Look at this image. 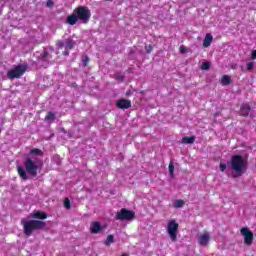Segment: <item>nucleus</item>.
I'll return each mask as SVG.
<instances>
[{"instance_id": "nucleus-1", "label": "nucleus", "mask_w": 256, "mask_h": 256, "mask_svg": "<svg viewBox=\"0 0 256 256\" xmlns=\"http://www.w3.org/2000/svg\"><path fill=\"white\" fill-rule=\"evenodd\" d=\"M91 19V10L87 6H78L74 9L73 14L69 15L66 19L68 25H76L78 21L89 23Z\"/></svg>"}, {"instance_id": "nucleus-2", "label": "nucleus", "mask_w": 256, "mask_h": 256, "mask_svg": "<svg viewBox=\"0 0 256 256\" xmlns=\"http://www.w3.org/2000/svg\"><path fill=\"white\" fill-rule=\"evenodd\" d=\"M24 167L25 168H23V166L17 167L18 175L23 181H27V179H29L27 173L28 175H31V177H37V171H39V166L37 165V163H35V161H33V159L26 158L24 162Z\"/></svg>"}, {"instance_id": "nucleus-3", "label": "nucleus", "mask_w": 256, "mask_h": 256, "mask_svg": "<svg viewBox=\"0 0 256 256\" xmlns=\"http://www.w3.org/2000/svg\"><path fill=\"white\" fill-rule=\"evenodd\" d=\"M21 225L23 226L24 235H26V237H31L33 231H41V229H45L47 223L41 220H27L23 218L21 220Z\"/></svg>"}, {"instance_id": "nucleus-4", "label": "nucleus", "mask_w": 256, "mask_h": 256, "mask_svg": "<svg viewBox=\"0 0 256 256\" xmlns=\"http://www.w3.org/2000/svg\"><path fill=\"white\" fill-rule=\"evenodd\" d=\"M231 169L235 171L238 175L241 173H245L247 171V167L249 162L247 159L243 158L241 155H233L230 160Z\"/></svg>"}, {"instance_id": "nucleus-5", "label": "nucleus", "mask_w": 256, "mask_h": 256, "mask_svg": "<svg viewBox=\"0 0 256 256\" xmlns=\"http://www.w3.org/2000/svg\"><path fill=\"white\" fill-rule=\"evenodd\" d=\"M27 68V63L15 66L13 69L7 72L8 79H21V77L27 73Z\"/></svg>"}, {"instance_id": "nucleus-6", "label": "nucleus", "mask_w": 256, "mask_h": 256, "mask_svg": "<svg viewBox=\"0 0 256 256\" xmlns=\"http://www.w3.org/2000/svg\"><path fill=\"white\" fill-rule=\"evenodd\" d=\"M56 47L58 50L65 49L62 52V55L67 57L69 56V51L75 47V40H73V38H68L65 40V42H63V40H57Z\"/></svg>"}, {"instance_id": "nucleus-7", "label": "nucleus", "mask_w": 256, "mask_h": 256, "mask_svg": "<svg viewBox=\"0 0 256 256\" xmlns=\"http://www.w3.org/2000/svg\"><path fill=\"white\" fill-rule=\"evenodd\" d=\"M167 231L172 243H176L177 234L179 233V223H177L176 219H172L168 222Z\"/></svg>"}, {"instance_id": "nucleus-8", "label": "nucleus", "mask_w": 256, "mask_h": 256, "mask_svg": "<svg viewBox=\"0 0 256 256\" xmlns=\"http://www.w3.org/2000/svg\"><path fill=\"white\" fill-rule=\"evenodd\" d=\"M135 219V211L122 208L115 215L116 221H133Z\"/></svg>"}, {"instance_id": "nucleus-9", "label": "nucleus", "mask_w": 256, "mask_h": 256, "mask_svg": "<svg viewBox=\"0 0 256 256\" xmlns=\"http://www.w3.org/2000/svg\"><path fill=\"white\" fill-rule=\"evenodd\" d=\"M240 233L244 237V243L247 245V247H251L253 245V240L255 239L253 231L247 227H243L240 229Z\"/></svg>"}, {"instance_id": "nucleus-10", "label": "nucleus", "mask_w": 256, "mask_h": 256, "mask_svg": "<svg viewBox=\"0 0 256 256\" xmlns=\"http://www.w3.org/2000/svg\"><path fill=\"white\" fill-rule=\"evenodd\" d=\"M211 239V235L209 232H204L203 234H200L198 238V243L201 247H205L209 244V240Z\"/></svg>"}, {"instance_id": "nucleus-11", "label": "nucleus", "mask_w": 256, "mask_h": 256, "mask_svg": "<svg viewBox=\"0 0 256 256\" xmlns=\"http://www.w3.org/2000/svg\"><path fill=\"white\" fill-rule=\"evenodd\" d=\"M116 107L118 109H122V110L131 109V100H129V99H119L116 102Z\"/></svg>"}, {"instance_id": "nucleus-12", "label": "nucleus", "mask_w": 256, "mask_h": 256, "mask_svg": "<svg viewBox=\"0 0 256 256\" xmlns=\"http://www.w3.org/2000/svg\"><path fill=\"white\" fill-rule=\"evenodd\" d=\"M100 231H103V226H101V222H92L90 225V233H92V235H97V233H99Z\"/></svg>"}, {"instance_id": "nucleus-13", "label": "nucleus", "mask_w": 256, "mask_h": 256, "mask_svg": "<svg viewBox=\"0 0 256 256\" xmlns=\"http://www.w3.org/2000/svg\"><path fill=\"white\" fill-rule=\"evenodd\" d=\"M249 113H251V106L248 103H244L240 107V115L242 117H248Z\"/></svg>"}, {"instance_id": "nucleus-14", "label": "nucleus", "mask_w": 256, "mask_h": 256, "mask_svg": "<svg viewBox=\"0 0 256 256\" xmlns=\"http://www.w3.org/2000/svg\"><path fill=\"white\" fill-rule=\"evenodd\" d=\"M211 43H213V35L211 33H207L203 40V47H211Z\"/></svg>"}, {"instance_id": "nucleus-15", "label": "nucleus", "mask_w": 256, "mask_h": 256, "mask_svg": "<svg viewBox=\"0 0 256 256\" xmlns=\"http://www.w3.org/2000/svg\"><path fill=\"white\" fill-rule=\"evenodd\" d=\"M32 219H41V220L47 219V213L43 211H37L32 214Z\"/></svg>"}, {"instance_id": "nucleus-16", "label": "nucleus", "mask_w": 256, "mask_h": 256, "mask_svg": "<svg viewBox=\"0 0 256 256\" xmlns=\"http://www.w3.org/2000/svg\"><path fill=\"white\" fill-rule=\"evenodd\" d=\"M182 143L184 145H193L195 143V136H185L182 138Z\"/></svg>"}, {"instance_id": "nucleus-17", "label": "nucleus", "mask_w": 256, "mask_h": 256, "mask_svg": "<svg viewBox=\"0 0 256 256\" xmlns=\"http://www.w3.org/2000/svg\"><path fill=\"white\" fill-rule=\"evenodd\" d=\"M231 84V77L229 75H224L221 79V85L227 86Z\"/></svg>"}, {"instance_id": "nucleus-18", "label": "nucleus", "mask_w": 256, "mask_h": 256, "mask_svg": "<svg viewBox=\"0 0 256 256\" xmlns=\"http://www.w3.org/2000/svg\"><path fill=\"white\" fill-rule=\"evenodd\" d=\"M30 155H38L39 157H43V151L39 148H33L30 150Z\"/></svg>"}, {"instance_id": "nucleus-19", "label": "nucleus", "mask_w": 256, "mask_h": 256, "mask_svg": "<svg viewBox=\"0 0 256 256\" xmlns=\"http://www.w3.org/2000/svg\"><path fill=\"white\" fill-rule=\"evenodd\" d=\"M174 207L175 209H181V207H184L185 206V201L184 200H181V199H178L174 202Z\"/></svg>"}, {"instance_id": "nucleus-20", "label": "nucleus", "mask_w": 256, "mask_h": 256, "mask_svg": "<svg viewBox=\"0 0 256 256\" xmlns=\"http://www.w3.org/2000/svg\"><path fill=\"white\" fill-rule=\"evenodd\" d=\"M168 169H169L170 177H172L173 179V177H175V165H173L172 162H170Z\"/></svg>"}, {"instance_id": "nucleus-21", "label": "nucleus", "mask_w": 256, "mask_h": 256, "mask_svg": "<svg viewBox=\"0 0 256 256\" xmlns=\"http://www.w3.org/2000/svg\"><path fill=\"white\" fill-rule=\"evenodd\" d=\"M111 243H115V237L113 235H108L107 239L105 241V245H107L109 247V245H111Z\"/></svg>"}, {"instance_id": "nucleus-22", "label": "nucleus", "mask_w": 256, "mask_h": 256, "mask_svg": "<svg viewBox=\"0 0 256 256\" xmlns=\"http://www.w3.org/2000/svg\"><path fill=\"white\" fill-rule=\"evenodd\" d=\"M54 119H55V113L47 112L45 116V121H54Z\"/></svg>"}, {"instance_id": "nucleus-23", "label": "nucleus", "mask_w": 256, "mask_h": 256, "mask_svg": "<svg viewBox=\"0 0 256 256\" xmlns=\"http://www.w3.org/2000/svg\"><path fill=\"white\" fill-rule=\"evenodd\" d=\"M201 69L203 71H208V69H211V63H209V62L202 63Z\"/></svg>"}, {"instance_id": "nucleus-24", "label": "nucleus", "mask_w": 256, "mask_h": 256, "mask_svg": "<svg viewBox=\"0 0 256 256\" xmlns=\"http://www.w3.org/2000/svg\"><path fill=\"white\" fill-rule=\"evenodd\" d=\"M247 67V71H253V69H255V62H248L246 64Z\"/></svg>"}, {"instance_id": "nucleus-25", "label": "nucleus", "mask_w": 256, "mask_h": 256, "mask_svg": "<svg viewBox=\"0 0 256 256\" xmlns=\"http://www.w3.org/2000/svg\"><path fill=\"white\" fill-rule=\"evenodd\" d=\"M64 207L65 209H71V200L69 198L64 199Z\"/></svg>"}, {"instance_id": "nucleus-26", "label": "nucleus", "mask_w": 256, "mask_h": 256, "mask_svg": "<svg viewBox=\"0 0 256 256\" xmlns=\"http://www.w3.org/2000/svg\"><path fill=\"white\" fill-rule=\"evenodd\" d=\"M145 51L149 55L153 51V45L149 44L145 46Z\"/></svg>"}, {"instance_id": "nucleus-27", "label": "nucleus", "mask_w": 256, "mask_h": 256, "mask_svg": "<svg viewBox=\"0 0 256 256\" xmlns=\"http://www.w3.org/2000/svg\"><path fill=\"white\" fill-rule=\"evenodd\" d=\"M41 57L43 61H47V58L49 57V52H47V50H44V52L41 54Z\"/></svg>"}, {"instance_id": "nucleus-28", "label": "nucleus", "mask_w": 256, "mask_h": 256, "mask_svg": "<svg viewBox=\"0 0 256 256\" xmlns=\"http://www.w3.org/2000/svg\"><path fill=\"white\" fill-rule=\"evenodd\" d=\"M220 171L223 173L227 171V164L225 163H220Z\"/></svg>"}, {"instance_id": "nucleus-29", "label": "nucleus", "mask_w": 256, "mask_h": 256, "mask_svg": "<svg viewBox=\"0 0 256 256\" xmlns=\"http://www.w3.org/2000/svg\"><path fill=\"white\" fill-rule=\"evenodd\" d=\"M82 61H83L84 65L87 66V63H89V61H90L89 56L84 57Z\"/></svg>"}, {"instance_id": "nucleus-30", "label": "nucleus", "mask_w": 256, "mask_h": 256, "mask_svg": "<svg viewBox=\"0 0 256 256\" xmlns=\"http://www.w3.org/2000/svg\"><path fill=\"white\" fill-rule=\"evenodd\" d=\"M180 53H187V48H185V46H180Z\"/></svg>"}, {"instance_id": "nucleus-31", "label": "nucleus", "mask_w": 256, "mask_h": 256, "mask_svg": "<svg viewBox=\"0 0 256 256\" xmlns=\"http://www.w3.org/2000/svg\"><path fill=\"white\" fill-rule=\"evenodd\" d=\"M251 58L252 59H256V50L252 51Z\"/></svg>"}, {"instance_id": "nucleus-32", "label": "nucleus", "mask_w": 256, "mask_h": 256, "mask_svg": "<svg viewBox=\"0 0 256 256\" xmlns=\"http://www.w3.org/2000/svg\"><path fill=\"white\" fill-rule=\"evenodd\" d=\"M52 5H53V1L49 0V1L47 2V6H48V7H52Z\"/></svg>"}, {"instance_id": "nucleus-33", "label": "nucleus", "mask_w": 256, "mask_h": 256, "mask_svg": "<svg viewBox=\"0 0 256 256\" xmlns=\"http://www.w3.org/2000/svg\"><path fill=\"white\" fill-rule=\"evenodd\" d=\"M121 256H129V254H122Z\"/></svg>"}, {"instance_id": "nucleus-34", "label": "nucleus", "mask_w": 256, "mask_h": 256, "mask_svg": "<svg viewBox=\"0 0 256 256\" xmlns=\"http://www.w3.org/2000/svg\"><path fill=\"white\" fill-rule=\"evenodd\" d=\"M106 1H113V0H106Z\"/></svg>"}, {"instance_id": "nucleus-35", "label": "nucleus", "mask_w": 256, "mask_h": 256, "mask_svg": "<svg viewBox=\"0 0 256 256\" xmlns=\"http://www.w3.org/2000/svg\"><path fill=\"white\" fill-rule=\"evenodd\" d=\"M0 133H1V129H0Z\"/></svg>"}]
</instances>
